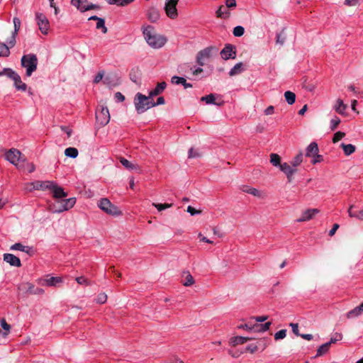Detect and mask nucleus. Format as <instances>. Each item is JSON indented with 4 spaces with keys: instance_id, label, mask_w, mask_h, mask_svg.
Returning <instances> with one entry per match:
<instances>
[{
    "instance_id": "34",
    "label": "nucleus",
    "mask_w": 363,
    "mask_h": 363,
    "mask_svg": "<svg viewBox=\"0 0 363 363\" xmlns=\"http://www.w3.org/2000/svg\"><path fill=\"white\" fill-rule=\"evenodd\" d=\"M242 62H239V63H237L229 72V75L230 76H235V75H237V74H240L242 72Z\"/></svg>"
},
{
    "instance_id": "7",
    "label": "nucleus",
    "mask_w": 363,
    "mask_h": 363,
    "mask_svg": "<svg viewBox=\"0 0 363 363\" xmlns=\"http://www.w3.org/2000/svg\"><path fill=\"white\" fill-rule=\"evenodd\" d=\"M213 51L217 52V49L213 47H208L199 51L196 55L197 64L203 66L206 61L211 57Z\"/></svg>"
},
{
    "instance_id": "29",
    "label": "nucleus",
    "mask_w": 363,
    "mask_h": 363,
    "mask_svg": "<svg viewBox=\"0 0 363 363\" xmlns=\"http://www.w3.org/2000/svg\"><path fill=\"white\" fill-rule=\"evenodd\" d=\"M120 162L121 163V164L125 167L128 170H138L139 169V167L138 165L136 164H134L133 163H131L130 162H129L127 159L125 158H123V157H121L120 158Z\"/></svg>"
},
{
    "instance_id": "46",
    "label": "nucleus",
    "mask_w": 363,
    "mask_h": 363,
    "mask_svg": "<svg viewBox=\"0 0 363 363\" xmlns=\"http://www.w3.org/2000/svg\"><path fill=\"white\" fill-rule=\"evenodd\" d=\"M13 22L14 25V30L12 33H14V35H17L21 27V20L17 17H14Z\"/></svg>"
},
{
    "instance_id": "64",
    "label": "nucleus",
    "mask_w": 363,
    "mask_h": 363,
    "mask_svg": "<svg viewBox=\"0 0 363 363\" xmlns=\"http://www.w3.org/2000/svg\"><path fill=\"white\" fill-rule=\"evenodd\" d=\"M290 326L292 328V331L293 333L297 335V336H299L300 334L298 333V323H290Z\"/></svg>"
},
{
    "instance_id": "35",
    "label": "nucleus",
    "mask_w": 363,
    "mask_h": 363,
    "mask_svg": "<svg viewBox=\"0 0 363 363\" xmlns=\"http://www.w3.org/2000/svg\"><path fill=\"white\" fill-rule=\"evenodd\" d=\"M284 97H285V99L286 101V102L289 104V105H292L295 103V101H296V95L294 92L291 91H286L285 93H284Z\"/></svg>"
},
{
    "instance_id": "31",
    "label": "nucleus",
    "mask_w": 363,
    "mask_h": 363,
    "mask_svg": "<svg viewBox=\"0 0 363 363\" xmlns=\"http://www.w3.org/2000/svg\"><path fill=\"white\" fill-rule=\"evenodd\" d=\"M242 191L244 192H246V193H248L250 194H252L255 196H257V197H262V194L257 189L255 188H252L250 186H244L242 189Z\"/></svg>"
},
{
    "instance_id": "6",
    "label": "nucleus",
    "mask_w": 363,
    "mask_h": 363,
    "mask_svg": "<svg viewBox=\"0 0 363 363\" xmlns=\"http://www.w3.org/2000/svg\"><path fill=\"white\" fill-rule=\"evenodd\" d=\"M35 21L40 32L47 35L50 29V22L46 16L43 13L36 12Z\"/></svg>"
},
{
    "instance_id": "45",
    "label": "nucleus",
    "mask_w": 363,
    "mask_h": 363,
    "mask_svg": "<svg viewBox=\"0 0 363 363\" xmlns=\"http://www.w3.org/2000/svg\"><path fill=\"white\" fill-rule=\"evenodd\" d=\"M233 35L236 37L242 36L245 33V29L241 26H235L233 29Z\"/></svg>"
},
{
    "instance_id": "10",
    "label": "nucleus",
    "mask_w": 363,
    "mask_h": 363,
    "mask_svg": "<svg viewBox=\"0 0 363 363\" xmlns=\"http://www.w3.org/2000/svg\"><path fill=\"white\" fill-rule=\"evenodd\" d=\"M52 181H35L28 184V189L30 191L33 190H46L50 189V187H52Z\"/></svg>"
},
{
    "instance_id": "33",
    "label": "nucleus",
    "mask_w": 363,
    "mask_h": 363,
    "mask_svg": "<svg viewBox=\"0 0 363 363\" xmlns=\"http://www.w3.org/2000/svg\"><path fill=\"white\" fill-rule=\"evenodd\" d=\"M330 347V343L328 342L320 345L317 350L316 357H320L326 354L328 352Z\"/></svg>"
},
{
    "instance_id": "15",
    "label": "nucleus",
    "mask_w": 363,
    "mask_h": 363,
    "mask_svg": "<svg viewBox=\"0 0 363 363\" xmlns=\"http://www.w3.org/2000/svg\"><path fill=\"white\" fill-rule=\"evenodd\" d=\"M52 187H50V190L52 193V196L55 199H62L66 197L67 194L65 192L64 189L58 186L55 182H52Z\"/></svg>"
},
{
    "instance_id": "49",
    "label": "nucleus",
    "mask_w": 363,
    "mask_h": 363,
    "mask_svg": "<svg viewBox=\"0 0 363 363\" xmlns=\"http://www.w3.org/2000/svg\"><path fill=\"white\" fill-rule=\"evenodd\" d=\"M286 335V330H280L274 334V339L279 340L284 339Z\"/></svg>"
},
{
    "instance_id": "5",
    "label": "nucleus",
    "mask_w": 363,
    "mask_h": 363,
    "mask_svg": "<svg viewBox=\"0 0 363 363\" xmlns=\"http://www.w3.org/2000/svg\"><path fill=\"white\" fill-rule=\"evenodd\" d=\"M96 119L101 125H107L110 121V113L106 106H101L96 110Z\"/></svg>"
},
{
    "instance_id": "44",
    "label": "nucleus",
    "mask_w": 363,
    "mask_h": 363,
    "mask_svg": "<svg viewBox=\"0 0 363 363\" xmlns=\"http://www.w3.org/2000/svg\"><path fill=\"white\" fill-rule=\"evenodd\" d=\"M341 121L340 119L337 117V116H334L331 120H330V129L332 130H335L337 127L338 126V125L340 123Z\"/></svg>"
},
{
    "instance_id": "22",
    "label": "nucleus",
    "mask_w": 363,
    "mask_h": 363,
    "mask_svg": "<svg viewBox=\"0 0 363 363\" xmlns=\"http://www.w3.org/2000/svg\"><path fill=\"white\" fill-rule=\"evenodd\" d=\"M12 80L13 81L14 86L17 90L22 91H26L27 85L21 81V78L18 74L16 73Z\"/></svg>"
},
{
    "instance_id": "32",
    "label": "nucleus",
    "mask_w": 363,
    "mask_h": 363,
    "mask_svg": "<svg viewBox=\"0 0 363 363\" xmlns=\"http://www.w3.org/2000/svg\"><path fill=\"white\" fill-rule=\"evenodd\" d=\"M201 101L206 102V104H216L219 106L220 104H217L216 101V96L214 94H211L201 98Z\"/></svg>"
},
{
    "instance_id": "38",
    "label": "nucleus",
    "mask_w": 363,
    "mask_h": 363,
    "mask_svg": "<svg viewBox=\"0 0 363 363\" xmlns=\"http://www.w3.org/2000/svg\"><path fill=\"white\" fill-rule=\"evenodd\" d=\"M48 286H56L57 284L62 282V279L59 277H52L45 279Z\"/></svg>"
},
{
    "instance_id": "30",
    "label": "nucleus",
    "mask_w": 363,
    "mask_h": 363,
    "mask_svg": "<svg viewBox=\"0 0 363 363\" xmlns=\"http://www.w3.org/2000/svg\"><path fill=\"white\" fill-rule=\"evenodd\" d=\"M340 147L342 148L345 155L349 156L354 152L356 147L352 144L341 143Z\"/></svg>"
},
{
    "instance_id": "52",
    "label": "nucleus",
    "mask_w": 363,
    "mask_h": 363,
    "mask_svg": "<svg viewBox=\"0 0 363 363\" xmlns=\"http://www.w3.org/2000/svg\"><path fill=\"white\" fill-rule=\"evenodd\" d=\"M276 38H277L276 42L277 44H280L281 45H282L284 43L285 35H284V33H277Z\"/></svg>"
},
{
    "instance_id": "57",
    "label": "nucleus",
    "mask_w": 363,
    "mask_h": 363,
    "mask_svg": "<svg viewBox=\"0 0 363 363\" xmlns=\"http://www.w3.org/2000/svg\"><path fill=\"white\" fill-rule=\"evenodd\" d=\"M107 300V296L105 294H100L96 298V302L99 303H104Z\"/></svg>"
},
{
    "instance_id": "60",
    "label": "nucleus",
    "mask_w": 363,
    "mask_h": 363,
    "mask_svg": "<svg viewBox=\"0 0 363 363\" xmlns=\"http://www.w3.org/2000/svg\"><path fill=\"white\" fill-rule=\"evenodd\" d=\"M313 159L311 160L312 164H315L316 163L320 162L323 160V156L317 153L316 155L311 157Z\"/></svg>"
},
{
    "instance_id": "25",
    "label": "nucleus",
    "mask_w": 363,
    "mask_h": 363,
    "mask_svg": "<svg viewBox=\"0 0 363 363\" xmlns=\"http://www.w3.org/2000/svg\"><path fill=\"white\" fill-rule=\"evenodd\" d=\"M363 313V303L359 306L354 308V309L350 311L347 313V317L348 318H353L360 315Z\"/></svg>"
},
{
    "instance_id": "40",
    "label": "nucleus",
    "mask_w": 363,
    "mask_h": 363,
    "mask_svg": "<svg viewBox=\"0 0 363 363\" xmlns=\"http://www.w3.org/2000/svg\"><path fill=\"white\" fill-rule=\"evenodd\" d=\"M280 161H281V158L280 157L277 155V154H275V153H272L270 155V162L272 163V164L274 167H280V165L281 164L280 163Z\"/></svg>"
},
{
    "instance_id": "19",
    "label": "nucleus",
    "mask_w": 363,
    "mask_h": 363,
    "mask_svg": "<svg viewBox=\"0 0 363 363\" xmlns=\"http://www.w3.org/2000/svg\"><path fill=\"white\" fill-rule=\"evenodd\" d=\"M319 149L315 142L311 143L306 149V156L308 157H313L318 153Z\"/></svg>"
},
{
    "instance_id": "62",
    "label": "nucleus",
    "mask_w": 363,
    "mask_h": 363,
    "mask_svg": "<svg viewBox=\"0 0 363 363\" xmlns=\"http://www.w3.org/2000/svg\"><path fill=\"white\" fill-rule=\"evenodd\" d=\"M225 6L228 9L235 8L236 6V1L235 0H226L225 1Z\"/></svg>"
},
{
    "instance_id": "61",
    "label": "nucleus",
    "mask_w": 363,
    "mask_h": 363,
    "mask_svg": "<svg viewBox=\"0 0 363 363\" xmlns=\"http://www.w3.org/2000/svg\"><path fill=\"white\" fill-rule=\"evenodd\" d=\"M257 346L255 344H250L247 346L246 351H249L251 353H254L257 350Z\"/></svg>"
},
{
    "instance_id": "56",
    "label": "nucleus",
    "mask_w": 363,
    "mask_h": 363,
    "mask_svg": "<svg viewBox=\"0 0 363 363\" xmlns=\"http://www.w3.org/2000/svg\"><path fill=\"white\" fill-rule=\"evenodd\" d=\"M200 156H201V155L198 150H195L193 148L189 149V158H196V157H199Z\"/></svg>"
},
{
    "instance_id": "28",
    "label": "nucleus",
    "mask_w": 363,
    "mask_h": 363,
    "mask_svg": "<svg viewBox=\"0 0 363 363\" xmlns=\"http://www.w3.org/2000/svg\"><path fill=\"white\" fill-rule=\"evenodd\" d=\"M354 208V205H350L347 213L350 218H356L360 220H363V208L359 211V213H355L352 211V209Z\"/></svg>"
},
{
    "instance_id": "43",
    "label": "nucleus",
    "mask_w": 363,
    "mask_h": 363,
    "mask_svg": "<svg viewBox=\"0 0 363 363\" xmlns=\"http://www.w3.org/2000/svg\"><path fill=\"white\" fill-rule=\"evenodd\" d=\"M96 28L97 29H101L103 33H107V28L105 26V21L104 18H100L96 23Z\"/></svg>"
},
{
    "instance_id": "16",
    "label": "nucleus",
    "mask_w": 363,
    "mask_h": 363,
    "mask_svg": "<svg viewBox=\"0 0 363 363\" xmlns=\"http://www.w3.org/2000/svg\"><path fill=\"white\" fill-rule=\"evenodd\" d=\"M4 261L9 263L11 266L19 267L21 266L20 259L13 254L5 253L4 255Z\"/></svg>"
},
{
    "instance_id": "17",
    "label": "nucleus",
    "mask_w": 363,
    "mask_h": 363,
    "mask_svg": "<svg viewBox=\"0 0 363 363\" xmlns=\"http://www.w3.org/2000/svg\"><path fill=\"white\" fill-rule=\"evenodd\" d=\"M319 212V210L317 208H312V209H308L303 212L302 216L301 218L297 219V222H304L308 221L317 214Z\"/></svg>"
},
{
    "instance_id": "14",
    "label": "nucleus",
    "mask_w": 363,
    "mask_h": 363,
    "mask_svg": "<svg viewBox=\"0 0 363 363\" xmlns=\"http://www.w3.org/2000/svg\"><path fill=\"white\" fill-rule=\"evenodd\" d=\"M279 169L286 175L288 181L291 182L292 179V176L294 175V173L296 172V169L294 168L292 166H291L286 162L282 163L280 165Z\"/></svg>"
},
{
    "instance_id": "2",
    "label": "nucleus",
    "mask_w": 363,
    "mask_h": 363,
    "mask_svg": "<svg viewBox=\"0 0 363 363\" xmlns=\"http://www.w3.org/2000/svg\"><path fill=\"white\" fill-rule=\"evenodd\" d=\"M134 105L138 113H143L147 110L155 107L154 101L150 96H145L141 93H137L135 94Z\"/></svg>"
},
{
    "instance_id": "3",
    "label": "nucleus",
    "mask_w": 363,
    "mask_h": 363,
    "mask_svg": "<svg viewBox=\"0 0 363 363\" xmlns=\"http://www.w3.org/2000/svg\"><path fill=\"white\" fill-rule=\"evenodd\" d=\"M21 62L22 67L26 69V75L30 77L37 69L38 58L34 54H28L22 57Z\"/></svg>"
},
{
    "instance_id": "8",
    "label": "nucleus",
    "mask_w": 363,
    "mask_h": 363,
    "mask_svg": "<svg viewBox=\"0 0 363 363\" xmlns=\"http://www.w3.org/2000/svg\"><path fill=\"white\" fill-rule=\"evenodd\" d=\"M76 203V199L74 197L69 198L67 199L61 200L57 201L59 207L53 210L54 213H62L63 211H68L72 208Z\"/></svg>"
},
{
    "instance_id": "21",
    "label": "nucleus",
    "mask_w": 363,
    "mask_h": 363,
    "mask_svg": "<svg viewBox=\"0 0 363 363\" xmlns=\"http://www.w3.org/2000/svg\"><path fill=\"white\" fill-rule=\"evenodd\" d=\"M166 86L167 84L164 82L158 83L156 87L149 92L150 97L152 99V97L160 94L165 89Z\"/></svg>"
},
{
    "instance_id": "58",
    "label": "nucleus",
    "mask_w": 363,
    "mask_h": 363,
    "mask_svg": "<svg viewBox=\"0 0 363 363\" xmlns=\"http://www.w3.org/2000/svg\"><path fill=\"white\" fill-rule=\"evenodd\" d=\"M252 322L251 320L249 321L247 323H245V324H241L240 325L238 326V329H243V330H248V331H251V328H252Z\"/></svg>"
},
{
    "instance_id": "37",
    "label": "nucleus",
    "mask_w": 363,
    "mask_h": 363,
    "mask_svg": "<svg viewBox=\"0 0 363 363\" xmlns=\"http://www.w3.org/2000/svg\"><path fill=\"white\" fill-rule=\"evenodd\" d=\"M65 155L71 158H76L78 156V150L75 147H67L65 150Z\"/></svg>"
},
{
    "instance_id": "41",
    "label": "nucleus",
    "mask_w": 363,
    "mask_h": 363,
    "mask_svg": "<svg viewBox=\"0 0 363 363\" xmlns=\"http://www.w3.org/2000/svg\"><path fill=\"white\" fill-rule=\"evenodd\" d=\"M9 54V47L6 43H0V57H7Z\"/></svg>"
},
{
    "instance_id": "63",
    "label": "nucleus",
    "mask_w": 363,
    "mask_h": 363,
    "mask_svg": "<svg viewBox=\"0 0 363 363\" xmlns=\"http://www.w3.org/2000/svg\"><path fill=\"white\" fill-rule=\"evenodd\" d=\"M187 212L189 213L191 216H194V215H196V214H199L201 213L200 211H198V210H196L195 208H194L192 206H189L187 207Z\"/></svg>"
},
{
    "instance_id": "27",
    "label": "nucleus",
    "mask_w": 363,
    "mask_h": 363,
    "mask_svg": "<svg viewBox=\"0 0 363 363\" xmlns=\"http://www.w3.org/2000/svg\"><path fill=\"white\" fill-rule=\"evenodd\" d=\"M228 9V8L226 7L225 6H220L216 11L217 17L221 18H228L230 14Z\"/></svg>"
},
{
    "instance_id": "24",
    "label": "nucleus",
    "mask_w": 363,
    "mask_h": 363,
    "mask_svg": "<svg viewBox=\"0 0 363 363\" xmlns=\"http://www.w3.org/2000/svg\"><path fill=\"white\" fill-rule=\"evenodd\" d=\"M252 337H242V336H235L230 339V344L233 346H236L238 345H242L245 343L246 342L252 340Z\"/></svg>"
},
{
    "instance_id": "23",
    "label": "nucleus",
    "mask_w": 363,
    "mask_h": 363,
    "mask_svg": "<svg viewBox=\"0 0 363 363\" xmlns=\"http://www.w3.org/2000/svg\"><path fill=\"white\" fill-rule=\"evenodd\" d=\"M347 108V106L343 102L342 99H338L336 101V104L333 106V108L335 111L340 114V115H345V111Z\"/></svg>"
},
{
    "instance_id": "1",
    "label": "nucleus",
    "mask_w": 363,
    "mask_h": 363,
    "mask_svg": "<svg viewBox=\"0 0 363 363\" xmlns=\"http://www.w3.org/2000/svg\"><path fill=\"white\" fill-rule=\"evenodd\" d=\"M143 33L147 44L153 48H160L166 43V38L157 34L152 26H143Z\"/></svg>"
},
{
    "instance_id": "53",
    "label": "nucleus",
    "mask_w": 363,
    "mask_h": 363,
    "mask_svg": "<svg viewBox=\"0 0 363 363\" xmlns=\"http://www.w3.org/2000/svg\"><path fill=\"white\" fill-rule=\"evenodd\" d=\"M345 134L343 132L338 131L335 133L333 141L337 143L345 137Z\"/></svg>"
},
{
    "instance_id": "18",
    "label": "nucleus",
    "mask_w": 363,
    "mask_h": 363,
    "mask_svg": "<svg viewBox=\"0 0 363 363\" xmlns=\"http://www.w3.org/2000/svg\"><path fill=\"white\" fill-rule=\"evenodd\" d=\"M10 249L11 250L21 251L29 255H32L34 252L33 248L32 247L23 245L20 242L13 244L11 246Z\"/></svg>"
},
{
    "instance_id": "59",
    "label": "nucleus",
    "mask_w": 363,
    "mask_h": 363,
    "mask_svg": "<svg viewBox=\"0 0 363 363\" xmlns=\"http://www.w3.org/2000/svg\"><path fill=\"white\" fill-rule=\"evenodd\" d=\"M190 70H191L192 74L195 75V76L201 74L203 72V69L201 67H196L195 66L191 67L190 68Z\"/></svg>"
},
{
    "instance_id": "51",
    "label": "nucleus",
    "mask_w": 363,
    "mask_h": 363,
    "mask_svg": "<svg viewBox=\"0 0 363 363\" xmlns=\"http://www.w3.org/2000/svg\"><path fill=\"white\" fill-rule=\"evenodd\" d=\"M342 337V334L336 333L333 337L330 338V340L328 342V343H330V345L333 343H335L336 342L340 340Z\"/></svg>"
},
{
    "instance_id": "42",
    "label": "nucleus",
    "mask_w": 363,
    "mask_h": 363,
    "mask_svg": "<svg viewBox=\"0 0 363 363\" xmlns=\"http://www.w3.org/2000/svg\"><path fill=\"white\" fill-rule=\"evenodd\" d=\"M185 279L183 281V284L186 286H191L194 283L193 277L189 272H185Z\"/></svg>"
},
{
    "instance_id": "50",
    "label": "nucleus",
    "mask_w": 363,
    "mask_h": 363,
    "mask_svg": "<svg viewBox=\"0 0 363 363\" xmlns=\"http://www.w3.org/2000/svg\"><path fill=\"white\" fill-rule=\"evenodd\" d=\"M1 325L2 327V328L6 330V332L4 333L3 335L4 336H6L10 330V328H11V326L10 325H9L4 318H2L1 320Z\"/></svg>"
},
{
    "instance_id": "12",
    "label": "nucleus",
    "mask_w": 363,
    "mask_h": 363,
    "mask_svg": "<svg viewBox=\"0 0 363 363\" xmlns=\"http://www.w3.org/2000/svg\"><path fill=\"white\" fill-rule=\"evenodd\" d=\"M221 57L225 60L235 59L236 57V51L234 45L231 44L225 45L220 52Z\"/></svg>"
},
{
    "instance_id": "13",
    "label": "nucleus",
    "mask_w": 363,
    "mask_h": 363,
    "mask_svg": "<svg viewBox=\"0 0 363 363\" xmlns=\"http://www.w3.org/2000/svg\"><path fill=\"white\" fill-rule=\"evenodd\" d=\"M87 3L86 0H72L71 4L77 7L80 11L84 12L91 9H98L99 6L96 4H88L86 6H81L80 4Z\"/></svg>"
},
{
    "instance_id": "26",
    "label": "nucleus",
    "mask_w": 363,
    "mask_h": 363,
    "mask_svg": "<svg viewBox=\"0 0 363 363\" xmlns=\"http://www.w3.org/2000/svg\"><path fill=\"white\" fill-rule=\"evenodd\" d=\"M148 19L152 22H156L160 18V13L157 9L150 8L147 13Z\"/></svg>"
},
{
    "instance_id": "4",
    "label": "nucleus",
    "mask_w": 363,
    "mask_h": 363,
    "mask_svg": "<svg viewBox=\"0 0 363 363\" xmlns=\"http://www.w3.org/2000/svg\"><path fill=\"white\" fill-rule=\"evenodd\" d=\"M98 206L105 213L111 216H118L121 213L118 208L112 204L108 199H101Z\"/></svg>"
},
{
    "instance_id": "36",
    "label": "nucleus",
    "mask_w": 363,
    "mask_h": 363,
    "mask_svg": "<svg viewBox=\"0 0 363 363\" xmlns=\"http://www.w3.org/2000/svg\"><path fill=\"white\" fill-rule=\"evenodd\" d=\"M16 72L11 68H4L0 71V77L6 76L10 79H13L16 75Z\"/></svg>"
},
{
    "instance_id": "11",
    "label": "nucleus",
    "mask_w": 363,
    "mask_h": 363,
    "mask_svg": "<svg viewBox=\"0 0 363 363\" xmlns=\"http://www.w3.org/2000/svg\"><path fill=\"white\" fill-rule=\"evenodd\" d=\"M6 159L11 164L16 165L21 159V152L15 148H11L6 152Z\"/></svg>"
},
{
    "instance_id": "39",
    "label": "nucleus",
    "mask_w": 363,
    "mask_h": 363,
    "mask_svg": "<svg viewBox=\"0 0 363 363\" xmlns=\"http://www.w3.org/2000/svg\"><path fill=\"white\" fill-rule=\"evenodd\" d=\"M303 161V153L299 152L291 162V165L294 168L299 166Z\"/></svg>"
},
{
    "instance_id": "9",
    "label": "nucleus",
    "mask_w": 363,
    "mask_h": 363,
    "mask_svg": "<svg viewBox=\"0 0 363 363\" xmlns=\"http://www.w3.org/2000/svg\"><path fill=\"white\" fill-rule=\"evenodd\" d=\"M179 0H166L164 10L167 16L170 18H175L177 16V5Z\"/></svg>"
},
{
    "instance_id": "48",
    "label": "nucleus",
    "mask_w": 363,
    "mask_h": 363,
    "mask_svg": "<svg viewBox=\"0 0 363 363\" xmlns=\"http://www.w3.org/2000/svg\"><path fill=\"white\" fill-rule=\"evenodd\" d=\"M152 206H155L159 211H163L166 208H170L171 206H172V203L162 204V203H153Z\"/></svg>"
},
{
    "instance_id": "54",
    "label": "nucleus",
    "mask_w": 363,
    "mask_h": 363,
    "mask_svg": "<svg viewBox=\"0 0 363 363\" xmlns=\"http://www.w3.org/2000/svg\"><path fill=\"white\" fill-rule=\"evenodd\" d=\"M17 35H14V33H12L11 36L9 38V39L7 40V45L10 48H13L16 44V38Z\"/></svg>"
},
{
    "instance_id": "20",
    "label": "nucleus",
    "mask_w": 363,
    "mask_h": 363,
    "mask_svg": "<svg viewBox=\"0 0 363 363\" xmlns=\"http://www.w3.org/2000/svg\"><path fill=\"white\" fill-rule=\"evenodd\" d=\"M271 324V322H267L264 324L252 323L251 331L259 333L267 331Z\"/></svg>"
},
{
    "instance_id": "55",
    "label": "nucleus",
    "mask_w": 363,
    "mask_h": 363,
    "mask_svg": "<svg viewBox=\"0 0 363 363\" xmlns=\"http://www.w3.org/2000/svg\"><path fill=\"white\" fill-rule=\"evenodd\" d=\"M76 281L79 284L81 285H89V281L84 277H79L76 278Z\"/></svg>"
},
{
    "instance_id": "47",
    "label": "nucleus",
    "mask_w": 363,
    "mask_h": 363,
    "mask_svg": "<svg viewBox=\"0 0 363 363\" xmlns=\"http://www.w3.org/2000/svg\"><path fill=\"white\" fill-rule=\"evenodd\" d=\"M186 79L182 77L174 76L171 79V82L172 84H182L183 85L185 83Z\"/></svg>"
}]
</instances>
